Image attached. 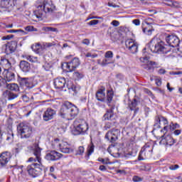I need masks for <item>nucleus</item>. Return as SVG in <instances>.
Wrapping results in <instances>:
<instances>
[{
  "instance_id": "f257e3e1",
  "label": "nucleus",
  "mask_w": 182,
  "mask_h": 182,
  "mask_svg": "<svg viewBox=\"0 0 182 182\" xmlns=\"http://www.w3.org/2000/svg\"><path fill=\"white\" fill-rule=\"evenodd\" d=\"M166 43L169 46L164 44V42L159 41L154 44L156 39L153 38L148 45L149 49L152 53H159L164 55L171 52L172 48H177L180 45V38L176 35L171 34L166 36Z\"/></svg>"
},
{
  "instance_id": "f03ea898",
  "label": "nucleus",
  "mask_w": 182,
  "mask_h": 182,
  "mask_svg": "<svg viewBox=\"0 0 182 182\" xmlns=\"http://www.w3.org/2000/svg\"><path fill=\"white\" fill-rule=\"evenodd\" d=\"M31 150L35 157L29 158L28 161L29 163H34L27 166V171L31 177L35 178L41 174V171L45 170V167L42 164V149L39 147V143H34L31 147Z\"/></svg>"
},
{
  "instance_id": "7ed1b4c3",
  "label": "nucleus",
  "mask_w": 182,
  "mask_h": 182,
  "mask_svg": "<svg viewBox=\"0 0 182 182\" xmlns=\"http://www.w3.org/2000/svg\"><path fill=\"white\" fill-rule=\"evenodd\" d=\"M56 11V6L52 1H44L43 4L36 6L34 15L38 19H42L46 16V14H53Z\"/></svg>"
},
{
  "instance_id": "20e7f679",
  "label": "nucleus",
  "mask_w": 182,
  "mask_h": 182,
  "mask_svg": "<svg viewBox=\"0 0 182 182\" xmlns=\"http://www.w3.org/2000/svg\"><path fill=\"white\" fill-rule=\"evenodd\" d=\"M77 114H79V109L75 105L70 107L67 105H63L58 113L60 117L65 119V120H72Z\"/></svg>"
},
{
  "instance_id": "39448f33",
  "label": "nucleus",
  "mask_w": 182,
  "mask_h": 182,
  "mask_svg": "<svg viewBox=\"0 0 182 182\" xmlns=\"http://www.w3.org/2000/svg\"><path fill=\"white\" fill-rule=\"evenodd\" d=\"M89 130V125L87 122L83 119H77L73 122V127L71 130L73 136H79V134H86Z\"/></svg>"
},
{
  "instance_id": "423d86ee",
  "label": "nucleus",
  "mask_w": 182,
  "mask_h": 182,
  "mask_svg": "<svg viewBox=\"0 0 182 182\" xmlns=\"http://www.w3.org/2000/svg\"><path fill=\"white\" fill-rule=\"evenodd\" d=\"M55 89H65L67 87L68 90H73L76 93V85H73V82L71 80H68L65 77H57L54 80L53 82Z\"/></svg>"
},
{
  "instance_id": "0eeeda50",
  "label": "nucleus",
  "mask_w": 182,
  "mask_h": 182,
  "mask_svg": "<svg viewBox=\"0 0 182 182\" xmlns=\"http://www.w3.org/2000/svg\"><path fill=\"white\" fill-rule=\"evenodd\" d=\"M105 91L106 88H105V87H102L101 89L98 90L96 92V99L98 102H103L104 103H107L108 106H110V103H112V100H113V92L108 90L106 97Z\"/></svg>"
},
{
  "instance_id": "6e6552de",
  "label": "nucleus",
  "mask_w": 182,
  "mask_h": 182,
  "mask_svg": "<svg viewBox=\"0 0 182 182\" xmlns=\"http://www.w3.org/2000/svg\"><path fill=\"white\" fill-rule=\"evenodd\" d=\"M17 132L21 139H31L33 136L32 127L23 122L20 123L17 126Z\"/></svg>"
},
{
  "instance_id": "1a4fd4ad",
  "label": "nucleus",
  "mask_w": 182,
  "mask_h": 182,
  "mask_svg": "<svg viewBox=\"0 0 182 182\" xmlns=\"http://www.w3.org/2000/svg\"><path fill=\"white\" fill-rule=\"evenodd\" d=\"M151 153H153V145L146 144L141 149L138 160L141 161V160H146L147 157H150L151 156Z\"/></svg>"
},
{
  "instance_id": "9d476101",
  "label": "nucleus",
  "mask_w": 182,
  "mask_h": 182,
  "mask_svg": "<svg viewBox=\"0 0 182 182\" xmlns=\"http://www.w3.org/2000/svg\"><path fill=\"white\" fill-rule=\"evenodd\" d=\"M80 66V60L77 58H74L68 63H64L63 68H65L67 72H73Z\"/></svg>"
},
{
  "instance_id": "9b49d317",
  "label": "nucleus",
  "mask_w": 182,
  "mask_h": 182,
  "mask_svg": "<svg viewBox=\"0 0 182 182\" xmlns=\"http://www.w3.org/2000/svg\"><path fill=\"white\" fill-rule=\"evenodd\" d=\"M139 60L142 62V63H146V65H144V68H145L146 70H154V68H159V63L150 61L147 57H141L139 58Z\"/></svg>"
},
{
  "instance_id": "f8f14e48",
  "label": "nucleus",
  "mask_w": 182,
  "mask_h": 182,
  "mask_svg": "<svg viewBox=\"0 0 182 182\" xmlns=\"http://www.w3.org/2000/svg\"><path fill=\"white\" fill-rule=\"evenodd\" d=\"M63 155L55 150L48 151L46 152L45 159L48 160V161H56V160H59V159H62Z\"/></svg>"
},
{
  "instance_id": "ddd939ff",
  "label": "nucleus",
  "mask_w": 182,
  "mask_h": 182,
  "mask_svg": "<svg viewBox=\"0 0 182 182\" xmlns=\"http://www.w3.org/2000/svg\"><path fill=\"white\" fill-rule=\"evenodd\" d=\"M12 155L9 151H4L0 154V167H5L11 160Z\"/></svg>"
},
{
  "instance_id": "4468645a",
  "label": "nucleus",
  "mask_w": 182,
  "mask_h": 182,
  "mask_svg": "<svg viewBox=\"0 0 182 182\" xmlns=\"http://www.w3.org/2000/svg\"><path fill=\"white\" fill-rule=\"evenodd\" d=\"M119 134H120V131L119 129H113L106 134L105 139L110 143H114V141L117 140Z\"/></svg>"
},
{
  "instance_id": "2eb2a0df",
  "label": "nucleus",
  "mask_w": 182,
  "mask_h": 182,
  "mask_svg": "<svg viewBox=\"0 0 182 182\" xmlns=\"http://www.w3.org/2000/svg\"><path fill=\"white\" fill-rule=\"evenodd\" d=\"M14 3L11 0H2L0 2V9L1 12H11Z\"/></svg>"
},
{
  "instance_id": "dca6fc26",
  "label": "nucleus",
  "mask_w": 182,
  "mask_h": 182,
  "mask_svg": "<svg viewBox=\"0 0 182 182\" xmlns=\"http://www.w3.org/2000/svg\"><path fill=\"white\" fill-rule=\"evenodd\" d=\"M56 116V110L52 108H48L43 114V120L44 122H49Z\"/></svg>"
},
{
  "instance_id": "f3484780",
  "label": "nucleus",
  "mask_w": 182,
  "mask_h": 182,
  "mask_svg": "<svg viewBox=\"0 0 182 182\" xmlns=\"http://www.w3.org/2000/svg\"><path fill=\"white\" fill-rule=\"evenodd\" d=\"M20 85L23 87H26L25 89H33L35 85H33V82L32 79L26 78V77H21L19 80Z\"/></svg>"
},
{
  "instance_id": "a211bd4d",
  "label": "nucleus",
  "mask_w": 182,
  "mask_h": 182,
  "mask_svg": "<svg viewBox=\"0 0 182 182\" xmlns=\"http://www.w3.org/2000/svg\"><path fill=\"white\" fill-rule=\"evenodd\" d=\"M17 43L16 41H11L3 46V48H5V52L7 55L9 53H14L16 50Z\"/></svg>"
},
{
  "instance_id": "6ab92c4d",
  "label": "nucleus",
  "mask_w": 182,
  "mask_h": 182,
  "mask_svg": "<svg viewBox=\"0 0 182 182\" xmlns=\"http://www.w3.org/2000/svg\"><path fill=\"white\" fill-rule=\"evenodd\" d=\"M159 144H163L164 146H173L176 143V139H173L171 135H166L164 138H161Z\"/></svg>"
},
{
  "instance_id": "aec40b11",
  "label": "nucleus",
  "mask_w": 182,
  "mask_h": 182,
  "mask_svg": "<svg viewBox=\"0 0 182 182\" xmlns=\"http://www.w3.org/2000/svg\"><path fill=\"white\" fill-rule=\"evenodd\" d=\"M60 151H61V153L69 154V153H72L73 150L70 149V145H69L68 142L61 141Z\"/></svg>"
},
{
  "instance_id": "412c9836",
  "label": "nucleus",
  "mask_w": 182,
  "mask_h": 182,
  "mask_svg": "<svg viewBox=\"0 0 182 182\" xmlns=\"http://www.w3.org/2000/svg\"><path fill=\"white\" fill-rule=\"evenodd\" d=\"M20 69L25 73L31 70V64L26 60H21L19 64Z\"/></svg>"
},
{
  "instance_id": "4be33fe9",
  "label": "nucleus",
  "mask_w": 182,
  "mask_h": 182,
  "mask_svg": "<svg viewBox=\"0 0 182 182\" xmlns=\"http://www.w3.org/2000/svg\"><path fill=\"white\" fill-rule=\"evenodd\" d=\"M139 103H140V101L137 100L136 99H134L131 102V103L129 105V107L130 110L134 111V114L139 112V107H137V106L139 105Z\"/></svg>"
},
{
  "instance_id": "5701e85b",
  "label": "nucleus",
  "mask_w": 182,
  "mask_h": 182,
  "mask_svg": "<svg viewBox=\"0 0 182 182\" xmlns=\"http://www.w3.org/2000/svg\"><path fill=\"white\" fill-rule=\"evenodd\" d=\"M142 31L144 33L150 36L153 32H154V28H153V25L151 24H145V26L143 27Z\"/></svg>"
},
{
  "instance_id": "b1692460",
  "label": "nucleus",
  "mask_w": 182,
  "mask_h": 182,
  "mask_svg": "<svg viewBox=\"0 0 182 182\" xmlns=\"http://www.w3.org/2000/svg\"><path fill=\"white\" fill-rule=\"evenodd\" d=\"M113 110H114V107H112L111 109L107 111V113L104 114L105 120H112V119L114 116Z\"/></svg>"
},
{
  "instance_id": "393cba45",
  "label": "nucleus",
  "mask_w": 182,
  "mask_h": 182,
  "mask_svg": "<svg viewBox=\"0 0 182 182\" xmlns=\"http://www.w3.org/2000/svg\"><path fill=\"white\" fill-rule=\"evenodd\" d=\"M4 76L6 79V82H12L13 80H15V73L9 71L8 70L6 71Z\"/></svg>"
},
{
  "instance_id": "a878e982",
  "label": "nucleus",
  "mask_w": 182,
  "mask_h": 182,
  "mask_svg": "<svg viewBox=\"0 0 182 182\" xmlns=\"http://www.w3.org/2000/svg\"><path fill=\"white\" fill-rule=\"evenodd\" d=\"M23 59H26V60H28L29 62H31V63H37V62H39L37 57H34L29 55H23Z\"/></svg>"
},
{
  "instance_id": "bb28decb",
  "label": "nucleus",
  "mask_w": 182,
  "mask_h": 182,
  "mask_svg": "<svg viewBox=\"0 0 182 182\" xmlns=\"http://www.w3.org/2000/svg\"><path fill=\"white\" fill-rule=\"evenodd\" d=\"M6 87H7V89H9V90H13L14 92H19V86L15 83H7Z\"/></svg>"
},
{
  "instance_id": "cd10ccee",
  "label": "nucleus",
  "mask_w": 182,
  "mask_h": 182,
  "mask_svg": "<svg viewBox=\"0 0 182 182\" xmlns=\"http://www.w3.org/2000/svg\"><path fill=\"white\" fill-rule=\"evenodd\" d=\"M167 6H171V8H179L180 4L177 1H173L171 0H167L165 3Z\"/></svg>"
},
{
  "instance_id": "c85d7f7f",
  "label": "nucleus",
  "mask_w": 182,
  "mask_h": 182,
  "mask_svg": "<svg viewBox=\"0 0 182 182\" xmlns=\"http://www.w3.org/2000/svg\"><path fill=\"white\" fill-rule=\"evenodd\" d=\"M61 144H62V141H60L58 139H56L52 143L53 149L60 150Z\"/></svg>"
},
{
  "instance_id": "c756f323",
  "label": "nucleus",
  "mask_w": 182,
  "mask_h": 182,
  "mask_svg": "<svg viewBox=\"0 0 182 182\" xmlns=\"http://www.w3.org/2000/svg\"><path fill=\"white\" fill-rule=\"evenodd\" d=\"M155 121L156 122H159L161 123V122H162L164 123V125L166 124H168V121L167 120V119L163 116H158L155 117Z\"/></svg>"
},
{
  "instance_id": "7c9ffc66",
  "label": "nucleus",
  "mask_w": 182,
  "mask_h": 182,
  "mask_svg": "<svg viewBox=\"0 0 182 182\" xmlns=\"http://www.w3.org/2000/svg\"><path fill=\"white\" fill-rule=\"evenodd\" d=\"M0 65H4L8 69L11 68V62H9V60L6 58H1L0 61Z\"/></svg>"
},
{
  "instance_id": "2f4dec72",
  "label": "nucleus",
  "mask_w": 182,
  "mask_h": 182,
  "mask_svg": "<svg viewBox=\"0 0 182 182\" xmlns=\"http://www.w3.org/2000/svg\"><path fill=\"white\" fill-rule=\"evenodd\" d=\"M137 156V150L132 149L129 151L128 153L125 154V157H128L129 159H132V157H136Z\"/></svg>"
},
{
  "instance_id": "473e14b6",
  "label": "nucleus",
  "mask_w": 182,
  "mask_h": 182,
  "mask_svg": "<svg viewBox=\"0 0 182 182\" xmlns=\"http://www.w3.org/2000/svg\"><path fill=\"white\" fill-rule=\"evenodd\" d=\"M171 127H169V125H166L162 129H161V133H162V135L161 136V139H163L164 137L166 136V134L168 132V130Z\"/></svg>"
},
{
  "instance_id": "72a5a7b5",
  "label": "nucleus",
  "mask_w": 182,
  "mask_h": 182,
  "mask_svg": "<svg viewBox=\"0 0 182 182\" xmlns=\"http://www.w3.org/2000/svg\"><path fill=\"white\" fill-rule=\"evenodd\" d=\"M18 97V94H15L11 91L7 92V99L8 100H15Z\"/></svg>"
},
{
  "instance_id": "f704fd0d",
  "label": "nucleus",
  "mask_w": 182,
  "mask_h": 182,
  "mask_svg": "<svg viewBox=\"0 0 182 182\" xmlns=\"http://www.w3.org/2000/svg\"><path fill=\"white\" fill-rule=\"evenodd\" d=\"M95 151V145L93 144V143H91L90 145L88 146L87 148V157L92 156V154Z\"/></svg>"
},
{
  "instance_id": "c9c22d12",
  "label": "nucleus",
  "mask_w": 182,
  "mask_h": 182,
  "mask_svg": "<svg viewBox=\"0 0 182 182\" xmlns=\"http://www.w3.org/2000/svg\"><path fill=\"white\" fill-rule=\"evenodd\" d=\"M136 43L133 39H128L125 41V46L127 49H129L131 46H134Z\"/></svg>"
},
{
  "instance_id": "e433bc0d",
  "label": "nucleus",
  "mask_w": 182,
  "mask_h": 182,
  "mask_svg": "<svg viewBox=\"0 0 182 182\" xmlns=\"http://www.w3.org/2000/svg\"><path fill=\"white\" fill-rule=\"evenodd\" d=\"M43 69L44 70H46V72H52V64L49 63H46L43 65Z\"/></svg>"
},
{
  "instance_id": "4c0bfd02",
  "label": "nucleus",
  "mask_w": 182,
  "mask_h": 182,
  "mask_svg": "<svg viewBox=\"0 0 182 182\" xmlns=\"http://www.w3.org/2000/svg\"><path fill=\"white\" fill-rule=\"evenodd\" d=\"M131 51V53H137L138 46L137 43H135L134 46H131L130 48H128Z\"/></svg>"
},
{
  "instance_id": "58836bf2",
  "label": "nucleus",
  "mask_w": 182,
  "mask_h": 182,
  "mask_svg": "<svg viewBox=\"0 0 182 182\" xmlns=\"http://www.w3.org/2000/svg\"><path fill=\"white\" fill-rule=\"evenodd\" d=\"M168 126L171 127V128H169L171 132H174V130H176V129L180 128V125L177 123L174 124V123L171 122Z\"/></svg>"
},
{
  "instance_id": "ea45409f",
  "label": "nucleus",
  "mask_w": 182,
  "mask_h": 182,
  "mask_svg": "<svg viewBox=\"0 0 182 182\" xmlns=\"http://www.w3.org/2000/svg\"><path fill=\"white\" fill-rule=\"evenodd\" d=\"M114 63L113 61L109 60V58H105L102 60V62L100 63L101 66H106L107 65H110Z\"/></svg>"
},
{
  "instance_id": "a19ab883",
  "label": "nucleus",
  "mask_w": 182,
  "mask_h": 182,
  "mask_svg": "<svg viewBox=\"0 0 182 182\" xmlns=\"http://www.w3.org/2000/svg\"><path fill=\"white\" fill-rule=\"evenodd\" d=\"M73 77L74 79H75V80H79L80 79H82V77H83V74L79 72H75L73 73Z\"/></svg>"
},
{
  "instance_id": "79ce46f5",
  "label": "nucleus",
  "mask_w": 182,
  "mask_h": 182,
  "mask_svg": "<svg viewBox=\"0 0 182 182\" xmlns=\"http://www.w3.org/2000/svg\"><path fill=\"white\" fill-rule=\"evenodd\" d=\"M7 85L6 80L0 76V87H6Z\"/></svg>"
},
{
  "instance_id": "37998d69",
  "label": "nucleus",
  "mask_w": 182,
  "mask_h": 182,
  "mask_svg": "<svg viewBox=\"0 0 182 182\" xmlns=\"http://www.w3.org/2000/svg\"><path fill=\"white\" fill-rule=\"evenodd\" d=\"M45 32H58V29L53 27H43Z\"/></svg>"
},
{
  "instance_id": "c03bdc74",
  "label": "nucleus",
  "mask_w": 182,
  "mask_h": 182,
  "mask_svg": "<svg viewBox=\"0 0 182 182\" xmlns=\"http://www.w3.org/2000/svg\"><path fill=\"white\" fill-rule=\"evenodd\" d=\"M14 132H11V133H9L7 134L6 141L10 142L14 141Z\"/></svg>"
},
{
  "instance_id": "a18cd8bd",
  "label": "nucleus",
  "mask_w": 182,
  "mask_h": 182,
  "mask_svg": "<svg viewBox=\"0 0 182 182\" xmlns=\"http://www.w3.org/2000/svg\"><path fill=\"white\" fill-rule=\"evenodd\" d=\"M105 58L106 59H112L113 58V52L112 51H107L105 54Z\"/></svg>"
},
{
  "instance_id": "49530a36",
  "label": "nucleus",
  "mask_w": 182,
  "mask_h": 182,
  "mask_svg": "<svg viewBox=\"0 0 182 182\" xmlns=\"http://www.w3.org/2000/svg\"><path fill=\"white\" fill-rule=\"evenodd\" d=\"M28 32H36L38 29L35 28L33 26H28L25 28Z\"/></svg>"
},
{
  "instance_id": "de8ad7c7",
  "label": "nucleus",
  "mask_w": 182,
  "mask_h": 182,
  "mask_svg": "<svg viewBox=\"0 0 182 182\" xmlns=\"http://www.w3.org/2000/svg\"><path fill=\"white\" fill-rule=\"evenodd\" d=\"M85 153V147L83 146H79L77 151V154H83Z\"/></svg>"
},
{
  "instance_id": "09e8293b",
  "label": "nucleus",
  "mask_w": 182,
  "mask_h": 182,
  "mask_svg": "<svg viewBox=\"0 0 182 182\" xmlns=\"http://www.w3.org/2000/svg\"><path fill=\"white\" fill-rule=\"evenodd\" d=\"M98 161H101L102 164H109V159H102V158H98Z\"/></svg>"
},
{
  "instance_id": "8fccbe9b",
  "label": "nucleus",
  "mask_w": 182,
  "mask_h": 182,
  "mask_svg": "<svg viewBox=\"0 0 182 182\" xmlns=\"http://www.w3.org/2000/svg\"><path fill=\"white\" fill-rule=\"evenodd\" d=\"M161 126H160V122H157L155 120V124H154V130L153 132H154V130H157V129H160Z\"/></svg>"
},
{
  "instance_id": "3c124183",
  "label": "nucleus",
  "mask_w": 182,
  "mask_h": 182,
  "mask_svg": "<svg viewBox=\"0 0 182 182\" xmlns=\"http://www.w3.org/2000/svg\"><path fill=\"white\" fill-rule=\"evenodd\" d=\"M154 21L151 18H148L145 21V25H153Z\"/></svg>"
},
{
  "instance_id": "603ef678",
  "label": "nucleus",
  "mask_w": 182,
  "mask_h": 182,
  "mask_svg": "<svg viewBox=\"0 0 182 182\" xmlns=\"http://www.w3.org/2000/svg\"><path fill=\"white\" fill-rule=\"evenodd\" d=\"M85 56L87 58H92V59H94V58H97V54H92V53H87Z\"/></svg>"
},
{
  "instance_id": "864d4df0",
  "label": "nucleus",
  "mask_w": 182,
  "mask_h": 182,
  "mask_svg": "<svg viewBox=\"0 0 182 182\" xmlns=\"http://www.w3.org/2000/svg\"><path fill=\"white\" fill-rule=\"evenodd\" d=\"M133 181L134 182H140V181H143V178L141 177H139L137 176H134L133 177Z\"/></svg>"
},
{
  "instance_id": "5fc2aeb1",
  "label": "nucleus",
  "mask_w": 182,
  "mask_h": 182,
  "mask_svg": "<svg viewBox=\"0 0 182 182\" xmlns=\"http://www.w3.org/2000/svg\"><path fill=\"white\" fill-rule=\"evenodd\" d=\"M177 168H180V166L177 164L169 166V170L174 171V170H177Z\"/></svg>"
},
{
  "instance_id": "6e6d98bb",
  "label": "nucleus",
  "mask_w": 182,
  "mask_h": 182,
  "mask_svg": "<svg viewBox=\"0 0 182 182\" xmlns=\"http://www.w3.org/2000/svg\"><path fill=\"white\" fill-rule=\"evenodd\" d=\"M97 23H99V20H92L91 21H90L88 23V25H90V26H93V25H97Z\"/></svg>"
},
{
  "instance_id": "4d7b16f0",
  "label": "nucleus",
  "mask_w": 182,
  "mask_h": 182,
  "mask_svg": "<svg viewBox=\"0 0 182 182\" xmlns=\"http://www.w3.org/2000/svg\"><path fill=\"white\" fill-rule=\"evenodd\" d=\"M11 38H14V35H8L6 36H3L2 41H9V39H11Z\"/></svg>"
},
{
  "instance_id": "13d9d810",
  "label": "nucleus",
  "mask_w": 182,
  "mask_h": 182,
  "mask_svg": "<svg viewBox=\"0 0 182 182\" xmlns=\"http://www.w3.org/2000/svg\"><path fill=\"white\" fill-rule=\"evenodd\" d=\"M111 25L113 26H119L120 25V22H119V21L114 20L112 21Z\"/></svg>"
},
{
  "instance_id": "bf43d9fd",
  "label": "nucleus",
  "mask_w": 182,
  "mask_h": 182,
  "mask_svg": "<svg viewBox=\"0 0 182 182\" xmlns=\"http://www.w3.org/2000/svg\"><path fill=\"white\" fill-rule=\"evenodd\" d=\"M8 33H16V32H23V30H9L7 31Z\"/></svg>"
},
{
  "instance_id": "052dcab7",
  "label": "nucleus",
  "mask_w": 182,
  "mask_h": 182,
  "mask_svg": "<svg viewBox=\"0 0 182 182\" xmlns=\"http://www.w3.org/2000/svg\"><path fill=\"white\" fill-rule=\"evenodd\" d=\"M110 127H112V123H110V122H107L104 127L105 130L110 129Z\"/></svg>"
},
{
  "instance_id": "680f3d73",
  "label": "nucleus",
  "mask_w": 182,
  "mask_h": 182,
  "mask_svg": "<svg viewBox=\"0 0 182 182\" xmlns=\"http://www.w3.org/2000/svg\"><path fill=\"white\" fill-rule=\"evenodd\" d=\"M132 23H134V25H136V26H139V25H140V20L134 19L132 21Z\"/></svg>"
},
{
  "instance_id": "e2e57ef3",
  "label": "nucleus",
  "mask_w": 182,
  "mask_h": 182,
  "mask_svg": "<svg viewBox=\"0 0 182 182\" xmlns=\"http://www.w3.org/2000/svg\"><path fill=\"white\" fill-rule=\"evenodd\" d=\"M99 170H100V171H106V170H107V168H106L105 165H100L99 167Z\"/></svg>"
},
{
  "instance_id": "0e129e2a",
  "label": "nucleus",
  "mask_w": 182,
  "mask_h": 182,
  "mask_svg": "<svg viewBox=\"0 0 182 182\" xmlns=\"http://www.w3.org/2000/svg\"><path fill=\"white\" fill-rule=\"evenodd\" d=\"M22 99L23 102H29V97L26 95H23Z\"/></svg>"
},
{
  "instance_id": "69168bd1",
  "label": "nucleus",
  "mask_w": 182,
  "mask_h": 182,
  "mask_svg": "<svg viewBox=\"0 0 182 182\" xmlns=\"http://www.w3.org/2000/svg\"><path fill=\"white\" fill-rule=\"evenodd\" d=\"M155 82H156V85L157 86H161V80H160V79H156V80H155Z\"/></svg>"
},
{
  "instance_id": "338daca9",
  "label": "nucleus",
  "mask_w": 182,
  "mask_h": 182,
  "mask_svg": "<svg viewBox=\"0 0 182 182\" xmlns=\"http://www.w3.org/2000/svg\"><path fill=\"white\" fill-rule=\"evenodd\" d=\"M108 6H110L112 8H119V6L114 4L113 3H108Z\"/></svg>"
},
{
  "instance_id": "774afa93",
  "label": "nucleus",
  "mask_w": 182,
  "mask_h": 182,
  "mask_svg": "<svg viewBox=\"0 0 182 182\" xmlns=\"http://www.w3.org/2000/svg\"><path fill=\"white\" fill-rule=\"evenodd\" d=\"M82 43H83L84 45H89V44L90 43V41H89V39H84V40L82 41Z\"/></svg>"
}]
</instances>
